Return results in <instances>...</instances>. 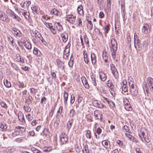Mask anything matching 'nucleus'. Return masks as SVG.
Segmentation results:
<instances>
[{"label": "nucleus", "instance_id": "nucleus-18", "mask_svg": "<svg viewBox=\"0 0 153 153\" xmlns=\"http://www.w3.org/2000/svg\"><path fill=\"white\" fill-rule=\"evenodd\" d=\"M91 57L92 63L94 65L96 62V57L94 53H92L91 55Z\"/></svg>", "mask_w": 153, "mask_h": 153}, {"label": "nucleus", "instance_id": "nucleus-54", "mask_svg": "<svg viewBox=\"0 0 153 153\" xmlns=\"http://www.w3.org/2000/svg\"><path fill=\"white\" fill-rule=\"evenodd\" d=\"M8 41L10 42L11 43L13 44V39L11 36H10L8 37Z\"/></svg>", "mask_w": 153, "mask_h": 153}, {"label": "nucleus", "instance_id": "nucleus-5", "mask_svg": "<svg viewBox=\"0 0 153 153\" xmlns=\"http://www.w3.org/2000/svg\"><path fill=\"white\" fill-rule=\"evenodd\" d=\"M11 29L13 31V33L15 36L19 38L22 36V33L20 30L16 28L13 27H12Z\"/></svg>", "mask_w": 153, "mask_h": 153}, {"label": "nucleus", "instance_id": "nucleus-40", "mask_svg": "<svg viewBox=\"0 0 153 153\" xmlns=\"http://www.w3.org/2000/svg\"><path fill=\"white\" fill-rule=\"evenodd\" d=\"M23 108L25 111L27 112H30L31 109V108H30V107H28L27 106H23Z\"/></svg>", "mask_w": 153, "mask_h": 153}, {"label": "nucleus", "instance_id": "nucleus-39", "mask_svg": "<svg viewBox=\"0 0 153 153\" xmlns=\"http://www.w3.org/2000/svg\"><path fill=\"white\" fill-rule=\"evenodd\" d=\"M86 137L87 138L91 139V133L90 130H88L86 134Z\"/></svg>", "mask_w": 153, "mask_h": 153}, {"label": "nucleus", "instance_id": "nucleus-8", "mask_svg": "<svg viewBox=\"0 0 153 153\" xmlns=\"http://www.w3.org/2000/svg\"><path fill=\"white\" fill-rule=\"evenodd\" d=\"M0 20L7 22L9 21L7 16L2 12H0Z\"/></svg>", "mask_w": 153, "mask_h": 153}, {"label": "nucleus", "instance_id": "nucleus-52", "mask_svg": "<svg viewBox=\"0 0 153 153\" xmlns=\"http://www.w3.org/2000/svg\"><path fill=\"white\" fill-rule=\"evenodd\" d=\"M67 20L68 21L71 23L73 24L75 22V17H73V18H71V19H67Z\"/></svg>", "mask_w": 153, "mask_h": 153}, {"label": "nucleus", "instance_id": "nucleus-23", "mask_svg": "<svg viewBox=\"0 0 153 153\" xmlns=\"http://www.w3.org/2000/svg\"><path fill=\"white\" fill-rule=\"evenodd\" d=\"M4 83L5 86L7 88H10L11 85L10 82H9L7 79H6L5 82L4 81Z\"/></svg>", "mask_w": 153, "mask_h": 153}, {"label": "nucleus", "instance_id": "nucleus-19", "mask_svg": "<svg viewBox=\"0 0 153 153\" xmlns=\"http://www.w3.org/2000/svg\"><path fill=\"white\" fill-rule=\"evenodd\" d=\"M68 93L65 91L64 94V102L66 104H67L68 97Z\"/></svg>", "mask_w": 153, "mask_h": 153}, {"label": "nucleus", "instance_id": "nucleus-16", "mask_svg": "<svg viewBox=\"0 0 153 153\" xmlns=\"http://www.w3.org/2000/svg\"><path fill=\"white\" fill-rule=\"evenodd\" d=\"M109 56V54L107 52L103 51L102 55L103 59L105 62H107L108 58Z\"/></svg>", "mask_w": 153, "mask_h": 153}, {"label": "nucleus", "instance_id": "nucleus-42", "mask_svg": "<svg viewBox=\"0 0 153 153\" xmlns=\"http://www.w3.org/2000/svg\"><path fill=\"white\" fill-rule=\"evenodd\" d=\"M109 106L112 108H114L115 107V104L111 100H110L109 103L108 104Z\"/></svg>", "mask_w": 153, "mask_h": 153}, {"label": "nucleus", "instance_id": "nucleus-4", "mask_svg": "<svg viewBox=\"0 0 153 153\" xmlns=\"http://www.w3.org/2000/svg\"><path fill=\"white\" fill-rule=\"evenodd\" d=\"M110 68L111 71V72L113 74L114 77L117 79L119 77L118 73L117 68H115L113 64H111L110 65Z\"/></svg>", "mask_w": 153, "mask_h": 153}, {"label": "nucleus", "instance_id": "nucleus-1", "mask_svg": "<svg viewBox=\"0 0 153 153\" xmlns=\"http://www.w3.org/2000/svg\"><path fill=\"white\" fill-rule=\"evenodd\" d=\"M136 38L135 35L134 37V46L137 51H140V53L145 52L147 49L148 43L147 41L142 39L140 40L139 39L136 40L137 45V47L135 46Z\"/></svg>", "mask_w": 153, "mask_h": 153}, {"label": "nucleus", "instance_id": "nucleus-57", "mask_svg": "<svg viewBox=\"0 0 153 153\" xmlns=\"http://www.w3.org/2000/svg\"><path fill=\"white\" fill-rule=\"evenodd\" d=\"M81 79L83 85L86 82V81H87L86 78L84 76L82 77L81 78Z\"/></svg>", "mask_w": 153, "mask_h": 153}, {"label": "nucleus", "instance_id": "nucleus-25", "mask_svg": "<svg viewBox=\"0 0 153 153\" xmlns=\"http://www.w3.org/2000/svg\"><path fill=\"white\" fill-rule=\"evenodd\" d=\"M97 4L99 5L102 6V7L105 6V4L104 2V0H97Z\"/></svg>", "mask_w": 153, "mask_h": 153}, {"label": "nucleus", "instance_id": "nucleus-38", "mask_svg": "<svg viewBox=\"0 0 153 153\" xmlns=\"http://www.w3.org/2000/svg\"><path fill=\"white\" fill-rule=\"evenodd\" d=\"M100 103V102L98 101L97 100H94L93 101V105L96 107H97L98 105H99V104Z\"/></svg>", "mask_w": 153, "mask_h": 153}, {"label": "nucleus", "instance_id": "nucleus-17", "mask_svg": "<svg viewBox=\"0 0 153 153\" xmlns=\"http://www.w3.org/2000/svg\"><path fill=\"white\" fill-rule=\"evenodd\" d=\"M83 9V7L82 5H80L78 6L77 10L79 15H83L84 11Z\"/></svg>", "mask_w": 153, "mask_h": 153}, {"label": "nucleus", "instance_id": "nucleus-27", "mask_svg": "<svg viewBox=\"0 0 153 153\" xmlns=\"http://www.w3.org/2000/svg\"><path fill=\"white\" fill-rule=\"evenodd\" d=\"M119 4L121 5V9L125 8V3L124 1L120 0L119 1Z\"/></svg>", "mask_w": 153, "mask_h": 153}, {"label": "nucleus", "instance_id": "nucleus-61", "mask_svg": "<svg viewBox=\"0 0 153 153\" xmlns=\"http://www.w3.org/2000/svg\"><path fill=\"white\" fill-rule=\"evenodd\" d=\"M77 21L79 22L78 26H82V21L80 18H79L78 19Z\"/></svg>", "mask_w": 153, "mask_h": 153}, {"label": "nucleus", "instance_id": "nucleus-24", "mask_svg": "<svg viewBox=\"0 0 153 153\" xmlns=\"http://www.w3.org/2000/svg\"><path fill=\"white\" fill-rule=\"evenodd\" d=\"M111 43L112 46V48H114L116 46L117 47V43L116 39L113 38L111 41Z\"/></svg>", "mask_w": 153, "mask_h": 153}, {"label": "nucleus", "instance_id": "nucleus-34", "mask_svg": "<svg viewBox=\"0 0 153 153\" xmlns=\"http://www.w3.org/2000/svg\"><path fill=\"white\" fill-rule=\"evenodd\" d=\"M39 38L40 39V40L43 43L44 45H47L48 44L47 42L40 35V36L39 37Z\"/></svg>", "mask_w": 153, "mask_h": 153}, {"label": "nucleus", "instance_id": "nucleus-59", "mask_svg": "<svg viewBox=\"0 0 153 153\" xmlns=\"http://www.w3.org/2000/svg\"><path fill=\"white\" fill-rule=\"evenodd\" d=\"M28 134L30 136H33L34 135L35 133L33 131H29Z\"/></svg>", "mask_w": 153, "mask_h": 153}, {"label": "nucleus", "instance_id": "nucleus-22", "mask_svg": "<svg viewBox=\"0 0 153 153\" xmlns=\"http://www.w3.org/2000/svg\"><path fill=\"white\" fill-rule=\"evenodd\" d=\"M100 77L103 81H105L107 78L105 74L103 73L100 74Z\"/></svg>", "mask_w": 153, "mask_h": 153}, {"label": "nucleus", "instance_id": "nucleus-41", "mask_svg": "<svg viewBox=\"0 0 153 153\" xmlns=\"http://www.w3.org/2000/svg\"><path fill=\"white\" fill-rule=\"evenodd\" d=\"M25 48L28 49H30L31 48V45L30 43L28 42L27 44L25 45Z\"/></svg>", "mask_w": 153, "mask_h": 153}, {"label": "nucleus", "instance_id": "nucleus-60", "mask_svg": "<svg viewBox=\"0 0 153 153\" xmlns=\"http://www.w3.org/2000/svg\"><path fill=\"white\" fill-rule=\"evenodd\" d=\"M46 98L45 97H43L41 100L40 103L42 104L44 102H45L46 101Z\"/></svg>", "mask_w": 153, "mask_h": 153}, {"label": "nucleus", "instance_id": "nucleus-3", "mask_svg": "<svg viewBox=\"0 0 153 153\" xmlns=\"http://www.w3.org/2000/svg\"><path fill=\"white\" fill-rule=\"evenodd\" d=\"M129 85L130 86V91L131 95L134 97L137 96L138 94V90L136 86H134L133 84L132 83L131 85V82H128Z\"/></svg>", "mask_w": 153, "mask_h": 153}, {"label": "nucleus", "instance_id": "nucleus-35", "mask_svg": "<svg viewBox=\"0 0 153 153\" xmlns=\"http://www.w3.org/2000/svg\"><path fill=\"white\" fill-rule=\"evenodd\" d=\"M20 134V131H15L13 132L11 136L12 137H15Z\"/></svg>", "mask_w": 153, "mask_h": 153}, {"label": "nucleus", "instance_id": "nucleus-48", "mask_svg": "<svg viewBox=\"0 0 153 153\" xmlns=\"http://www.w3.org/2000/svg\"><path fill=\"white\" fill-rule=\"evenodd\" d=\"M84 61L85 63L88 64L89 62V59L88 58V56H86V55H84Z\"/></svg>", "mask_w": 153, "mask_h": 153}, {"label": "nucleus", "instance_id": "nucleus-10", "mask_svg": "<svg viewBox=\"0 0 153 153\" xmlns=\"http://www.w3.org/2000/svg\"><path fill=\"white\" fill-rule=\"evenodd\" d=\"M60 36L62 38V41L63 42H66L68 39V33L64 32L60 34Z\"/></svg>", "mask_w": 153, "mask_h": 153}, {"label": "nucleus", "instance_id": "nucleus-47", "mask_svg": "<svg viewBox=\"0 0 153 153\" xmlns=\"http://www.w3.org/2000/svg\"><path fill=\"white\" fill-rule=\"evenodd\" d=\"M87 21H88L89 24L90 25L89 26V29L90 31H91L93 25L92 24V22L91 21L88 20V19L87 20Z\"/></svg>", "mask_w": 153, "mask_h": 153}, {"label": "nucleus", "instance_id": "nucleus-46", "mask_svg": "<svg viewBox=\"0 0 153 153\" xmlns=\"http://www.w3.org/2000/svg\"><path fill=\"white\" fill-rule=\"evenodd\" d=\"M38 51L40 52V51L38 50L37 48H34L33 51V53L34 54L36 55H38Z\"/></svg>", "mask_w": 153, "mask_h": 153}, {"label": "nucleus", "instance_id": "nucleus-31", "mask_svg": "<svg viewBox=\"0 0 153 153\" xmlns=\"http://www.w3.org/2000/svg\"><path fill=\"white\" fill-rule=\"evenodd\" d=\"M72 122H71L70 121H69L67 123V126L68 131H69L70 129L71 128L72 125Z\"/></svg>", "mask_w": 153, "mask_h": 153}, {"label": "nucleus", "instance_id": "nucleus-37", "mask_svg": "<svg viewBox=\"0 0 153 153\" xmlns=\"http://www.w3.org/2000/svg\"><path fill=\"white\" fill-rule=\"evenodd\" d=\"M31 150L33 153H42V152L39 150L36 149L35 148L31 149Z\"/></svg>", "mask_w": 153, "mask_h": 153}, {"label": "nucleus", "instance_id": "nucleus-12", "mask_svg": "<svg viewBox=\"0 0 153 153\" xmlns=\"http://www.w3.org/2000/svg\"><path fill=\"white\" fill-rule=\"evenodd\" d=\"M102 144L106 149H109L110 147V144L109 141L107 140H103L102 142Z\"/></svg>", "mask_w": 153, "mask_h": 153}, {"label": "nucleus", "instance_id": "nucleus-26", "mask_svg": "<svg viewBox=\"0 0 153 153\" xmlns=\"http://www.w3.org/2000/svg\"><path fill=\"white\" fill-rule=\"evenodd\" d=\"M84 148L82 151L83 153H90L89 151L88 150V146L87 145H83Z\"/></svg>", "mask_w": 153, "mask_h": 153}, {"label": "nucleus", "instance_id": "nucleus-44", "mask_svg": "<svg viewBox=\"0 0 153 153\" xmlns=\"http://www.w3.org/2000/svg\"><path fill=\"white\" fill-rule=\"evenodd\" d=\"M109 25H106L104 27V29L105 30V33L106 34L108 33L109 30Z\"/></svg>", "mask_w": 153, "mask_h": 153}, {"label": "nucleus", "instance_id": "nucleus-15", "mask_svg": "<svg viewBox=\"0 0 153 153\" xmlns=\"http://www.w3.org/2000/svg\"><path fill=\"white\" fill-rule=\"evenodd\" d=\"M117 50V48L116 46L114 48H111V50L112 52V58L114 59L116 57V52Z\"/></svg>", "mask_w": 153, "mask_h": 153}, {"label": "nucleus", "instance_id": "nucleus-51", "mask_svg": "<svg viewBox=\"0 0 153 153\" xmlns=\"http://www.w3.org/2000/svg\"><path fill=\"white\" fill-rule=\"evenodd\" d=\"M31 8L33 12H34L37 14L39 12L37 10V8L36 6L33 7Z\"/></svg>", "mask_w": 153, "mask_h": 153}, {"label": "nucleus", "instance_id": "nucleus-21", "mask_svg": "<svg viewBox=\"0 0 153 153\" xmlns=\"http://www.w3.org/2000/svg\"><path fill=\"white\" fill-rule=\"evenodd\" d=\"M59 13V11L55 8H53L51 10L50 12L51 14L55 15L57 16L59 15L58 14Z\"/></svg>", "mask_w": 153, "mask_h": 153}, {"label": "nucleus", "instance_id": "nucleus-2", "mask_svg": "<svg viewBox=\"0 0 153 153\" xmlns=\"http://www.w3.org/2000/svg\"><path fill=\"white\" fill-rule=\"evenodd\" d=\"M147 84H146L143 86V88L144 91H146L147 94L148 93V88H147V84L149 85V88L151 91H153V79L150 77H149L147 78Z\"/></svg>", "mask_w": 153, "mask_h": 153}, {"label": "nucleus", "instance_id": "nucleus-7", "mask_svg": "<svg viewBox=\"0 0 153 153\" xmlns=\"http://www.w3.org/2000/svg\"><path fill=\"white\" fill-rule=\"evenodd\" d=\"M142 32L145 34H147L150 32V27L146 24H144L142 29Z\"/></svg>", "mask_w": 153, "mask_h": 153}, {"label": "nucleus", "instance_id": "nucleus-20", "mask_svg": "<svg viewBox=\"0 0 153 153\" xmlns=\"http://www.w3.org/2000/svg\"><path fill=\"white\" fill-rule=\"evenodd\" d=\"M71 45L70 43L68 44L65 46L64 50V53L69 54L70 52V47Z\"/></svg>", "mask_w": 153, "mask_h": 153}, {"label": "nucleus", "instance_id": "nucleus-30", "mask_svg": "<svg viewBox=\"0 0 153 153\" xmlns=\"http://www.w3.org/2000/svg\"><path fill=\"white\" fill-rule=\"evenodd\" d=\"M84 41L85 44L88 45V46H89V41L86 35H85L84 36Z\"/></svg>", "mask_w": 153, "mask_h": 153}, {"label": "nucleus", "instance_id": "nucleus-56", "mask_svg": "<svg viewBox=\"0 0 153 153\" xmlns=\"http://www.w3.org/2000/svg\"><path fill=\"white\" fill-rule=\"evenodd\" d=\"M81 79L83 85L86 82V81H87L86 78L84 76L82 77L81 78Z\"/></svg>", "mask_w": 153, "mask_h": 153}, {"label": "nucleus", "instance_id": "nucleus-53", "mask_svg": "<svg viewBox=\"0 0 153 153\" xmlns=\"http://www.w3.org/2000/svg\"><path fill=\"white\" fill-rule=\"evenodd\" d=\"M32 100L33 99L32 97H28V99H26L25 102L27 103L28 102H30V103H31Z\"/></svg>", "mask_w": 153, "mask_h": 153}, {"label": "nucleus", "instance_id": "nucleus-49", "mask_svg": "<svg viewBox=\"0 0 153 153\" xmlns=\"http://www.w3.org/2000/svg\"><path fill=\"white\" fill-rule=\"evenodd\" d=\"M24 139V138L23 137H20V138H18L17 139H16L15 141L16 142H18V143H21L22 141Z\"/></svg>", "mask_w": 153, "mask_h": 153}, {"label": "nucleus", "instance_id": "nucleus-14", "mask_svg": "<svg viewBox=\"0 0 153 153\" xmlns=\"http://www.w3.org/2000/svg\"><path fill=\"white\" fill-rule=\"evenodd\" d=\"M16 60L17 62H21L22 63H25L24 59L22 58L20 54H17L16 55Z\"/></svg>", "mask_w": 153, "mask_h": 153}, {"label": "nucleus", "instance_id": "nucleus-63", "mask_svg": "<svg viewBox=\"0 0 153 153\" xmlns=\"http://www.w3.org/2000/svg\"><path fill=\"white\" fill-rule=\"evenodd\" d=\"M51 74L53 77V78H54V79H56V74L54 72H51Z\"/></svg>", "mask_w": 153, "mask_h": 153}, {"label": "nucleus", "instance_id": "nucleus-43", "mask_svg": "<svg viewBox=\"0 0 153 153\" xmlns=\"http://www.w3.org/2000/svg\"><path fill=\"white\" fill-rule=\"evenodd\" d=\"M1 106L4 108H7V105L6 103L4 102H1L0 103Z\"/></svg>", "mask_w": 153, "mask_h": 153}, {"label": "nucleus", "instance_id": "nucleus-6", "mask_svg": "<svg viewBox=\"0 0 153 153\" xmlns=\"http://www.w3.org/2000/svg\"><path fill=\"white\" fill-rule=\"evenodd\" d=\"M67 135L65 133H62L60 136V141L62 144H65L68 141Z\"/></svg>", "mask_w": 153, "mask_h": 153}, {"label": "nucleus", "instance_id": "nucleus-55", "mask_svg": "<svg viewBox=\"0 0 153 153\" xmlns=\"http://www.w3.org/2000/svg\"><path fill=\"white\" fill-rule=\"evenodd\" d=\"M20 12L21 13L22 15L24 16H25V15L27 13L26 10L22 9H21V11H20Z\"/></svg>", "mask_w": 153, "mask_h": 153}, {"label": "nucleus", "instance_id": "nucleus-32", "mask_svg": "<svg viewBox=\"0 0 153 153\" xmlns=\"http://www.w3.org/2000/svg\"><path fill=\"white\" fill-rule=\"evenodd\" d=\"M145 141L147 143H149L151 141L150 137L149 135H146L143 138Z\"/></svg>", "mask_w": 153, "mask_h": 153}, {"label": "nucleus", "instance_id": "nucleus-33", "mask_svg": "<svg viewBox=\"0 0 153 153\" xmlns=\"http://www.w3.org/2000/svg\"><path fill=\"white\" fill-rule=\"evenodd\" d=\"M57 24L58 26H56L57 29L59 31H61L63 30V27L61 25L60 23L57 22Z\"/></svg>", "mask_w": 153, "mask_h": 153}, {"label": "nucleus", "instance_id": "nucleus-29", "mask_svg": "<svg viewBox=\"0 0 153 153\" xmlns=\"http://www.w3.org/2000/svg\"><path fill=\"white\" fill-rule=\"evenodd\" d=\"M18 119L19 121L20 122L21 121V119H22L24 117V114L22 113L20 111L18 114Z\"/></svg>", "mask_w": 153, "mask_h": 153}, {"label": "nucleus", "instance_id": "nucleus-36", "mask_svg": "<svg viewBox=\"0 0 153 153\" xmlns=\"http://www.w3.org/2000/svg\"><path fill=\"white\" fill-rule=\"evenodd\" d=\"M0 128L4 130H5L7 128V126L4 123H1L0 126Z\"/></svg>", "mask_w": 153, "mask_h": 153}, {"label": "nucleus", "instance_id": "nucleus-9", "mask_svg": "<svg viewBox=\"0 0 153 153\" xmlns=\"http://www.w3.org/2000/svg\"><path fill=\"white\" fill-rule=\"evenodd\" d=\"M124 104L125 105V108L127 111H131L132 108L130 106L129 101L127 99H125L123 101Z\"/></svg>", "mask_w": 153, "mask_h": 153}, {"label": "nucleus", "instance_id": "nucleus-64", "mask_svg": "<svg viewBox=\"0 0 153 153\" xmlns=\"http://www.w3.org/2000/svg\"><path fill=\"white\" fill-rule=\"evenodd\" d=\"M96 132L98 134H101L102 132V129L100 128H97L96 131Z\"/></svg>", "mask_w": 153, "mask_h": 153}, {"label": "nucleus", "instance_id": "nucleus-13", "mask_svg": "<svg viewBox=\"0 0 153 153\" xmlns=\"http://www.w3.org/2000/svg\"><path fill=\"white\" fill-rule=\"evenodd\" d=\"M123 85L122 86V91L124 92H126L127 91L128 87L126 85L127 83L126 80L125 79H124L123 80Z\"/></svg>", "mask_w": 153, "mask_h": 153}, {"label": "nucleus", "instance_id": "nucleus-62", "mask_svg": "<svg viewBox=\"0 0 153 153\" xmlns=\"http://www.w3.org/2000/svg\"><path fill=\"white\" fill-rule=\"evenodd\" d=\"M123 130H125L126 131L130 133V132L128 131L129 129L128 127L126 126H124L123 128Z\"/></svg>", "mask_w": 153, "mask_h": 153}, {"label": "nucleus", "instance_id": "nucleus-45", "mask_svg": "<svg viewBox=\"0 0 153 153\" xmlns=\"http://www.w3.org/2000/svg\"><path fill=\"white\" fill-rule=\"evenodd\" d=\"M75 97L73 95V94L71 95L70 103L71 104H73L75 100Z\"/></svg>", "mask_w": 153, "mask_h": 153}, {"label": "nucleus", "instance_id": "nucleus-11", "mask_svg": "<svg viewBox=\"0 0 153 153\" xmlns=\"http://www.w3.org/2000/svg\"><path fill=\"white\" fill-rule=\"evenodd\" d=\"M56 62L57 63V65L59 67L60 69H64V63L58 59H56Z\"/></svg>", "mask_w": 153, "mask_h": 153}, {"label": "nucleus", "instance_id": "nucleus-50", "mask_svg": "<svg viewBox=\"0 0 153 153\" xmlns=\"http://www.w3.org/2000/svg\"><path fill=\"white\" fill-rule=\"evenodd\" d=\"M8 12L11 16H13L14 17H15V16H17V15L12 10H9L8 11Z\"/></svg>", "mask_w": 153, "mask_h": 153}, {"label": "nucleus", "instance_id": "nucleus-28", "mask_svg": "<svg viewBox=\"0 0 153 153\" xmlns=\"http://www.w3.org/2000/svg\"><path fill=\"white\" fill-rule=\"evenodd\" d=\"M15 128L17 129H20V131H21V133H23L24 132H25V131L26 129L24 127H21L20 126H18V127H15Z\"/></svg>", "mask_w": 153, "mask_h": 153}, {"label": "nucleus", "instance_id": "nucleus-58", "mask_svg": "<svg viewBox=\"0 0 153 153\" xmlns=\"http://www.w3.org/2000/svg\"><path fill=\"white\" fill-rule=\"evenodd\" d=\"M83 85L84 86L85 88L86 89H89L90 88V86L87 81H86V82L84 83L83 84Z\"/></svg>", "mask_w": 153, "mask_h": 153}]
</instances>
